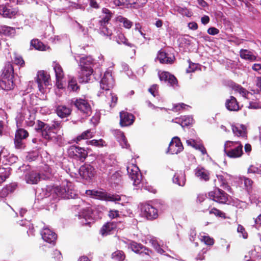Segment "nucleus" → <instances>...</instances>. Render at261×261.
<instances>
[{
    "label": "nucleus",
    "instance_id": "c03bdc74",
    "mask_svg": "<svg viewBox=\"0 0 261 261\" xmlns=\"http://www.w3.org/2000/svg\"><path fill=\"white\" fill-rule=\"evenodd\" d=\"M117 20L122 23L123 26L126 29H130L133 25V22L128 20L127 18L122 16H119L117 18Z\"/></svg>",
    "mask_w": 261,
    "mask_h": 261
},
{
    "label": "nucleus",
    "instance_id": "79ce46f5",
    "mask_svg": "<svg viewBox=\"0 0 261 261\" xmlns=\"http://www.w3.org/2000/svg\"><path fill=\"white\" fill-rule=\"evenodd\" d=\"M31 45L39 50H46L47 47L38 39H33L31 42Z\"/></svg>",
    "mask_w": 261,
    "mask_h": 261
},
{
    "label": "nucleus",
    "instance_id": "13d9d810",
    "mask_svg": "<svg viewBox=\"0 0 261 261\" xmlns=\"http://www.w3.org/2000/svg\"><path fill=\"white\" fill-rule=\"evenodd\" d=\"M237 231L238 233L242 234L241 236L244 239H247L248 237V234L245 230V228L241 225H238L237 228ZM241 236V235L240 236Z\"/></svg>",
    "mask_w": 261,
    "mask_h": 261
},
{
    "label": "nucleus",
    "instance_id": "b1692460",
    "mask_svg": "<svg viewBox=\"0 0 261 261\" xmlns=\"http://www.w3.org/2000/svg\"><path fill=\"white\" fill-rule=\"evenodd\" d=\"M128 247L136 253L149 255V250L147 249L142 244L134 241H130L128 244Z\"/></svg>",
    "mask_w": 261,
    "mask_h": 261
},
{
    "label": "nucleus",
    "instance_id": "864d4df0",
    "mask_svg": "<svg viewBox=\"0 0 261 261\" xmlns=\"http://www.w3.org/2000/svg\"><path fill=\"white\" fill-rule=\"evenodd\" d=\"M217 180L220 184V186L225 189H228L229 187L227 185V182L223 176L219 175L217 176Z\"/></svg>",
    "mask_w": 261,
    "mask_h": 261
},
{
    "label": "nucleus",
    "instance_id": "4c0bfd02",
    "mask_svg": "<svg viewBox=\"0 0 261 261\" xmlns=\"http://www.w3.org/2000/svg\"><path fill=\"white\" fill-rule=\"evenodd\" d=\"M240 57L241 58L250 61H255L256 57L252 53L246 49H242L240 51Z\"/></svg>",
    "mask_w": 261,
    "mask_h": 261
},
{
    "label": "nucleus",
    "instance_id": "72a5a7b5",
    "mask_svg": "<svg viewBox=\"0 0 261 261\" xmlns=\"http://www.w3.org/2000/svg\"><path fill=\"white\" fill-rule=\"evenodd\" d=\"M71 109L65 106L60 105L56 108V112L58 116L65 118L68 116L71 113Z\"/></svg>",
    "mask_w": 261,
    "mask_h": 261
},
{
    "label": "nucleus",
    "instance_id": "1a4fd4ad",
    "mask_svg": "<svg viewBox=\"0 0 261 261\" xmlns=\"http://www.w3.org/2000/svg\"><path fill=\"white\" fill-rule=\"evenodd\" d=\"M70 156L74 158H78L80 160L84 161L87 156L88 152L84 148L72 145L68 149Z\"/></svg>",
    "mask_w": 261,
    "mask_h": 261
},
{
    "label": "nucleus",
    "instance_id": "58836bf2",
    "mask_svg": "<svg viewBox=\"0 0 261 261\" xmlns=\"http://www.w3.org/2000/svg\"><path fill=\"white\" fill-rule=\"evenodd\" d=\"M199 238L201 242L207 245L212 246L214 243V239L204 232H201L199 234Z\"/></svg>",
    "mask_w": 261,
    "mask_h": 261
},
{
    "label": "nucleus",
    "instance_id": "6e6d98bb",
    "mask_svg": "<svg viewBox=\"0 0 261 261\" xmlns=\"http://www.w3.org/2000/svg\"><path fill=\"white\" fill-rule=\"evenodd\" d=\"M190 107L187 105H185L184 103H180L177 105H175L172 108V111L174 112H178L180 111L182 109H186L189 108Z\"/></svg>",
    "mask_w": 261,
    "mask_h": 261
},
{
    "label": "nucleus",
    "instance_id": "c85d7f7f",
    "mask_svg": "<svg viewBox=\"0 0 261 261\" xmlns=\"http://www.w3.org/2000/svg\"><path fill=\"white\" fill-rule=\"evenodd\" d=\"M13 79L2 77L0 81V87L4 90H10L14 88Z\"/></svg>",
    "mask_w": 261,
    "mask_h": 261
},
{
    "label": "nucleus",
    "instance_id": "473e14b6",
    "mask_svg": "<svg viewBox=\"0 0 261 261\" xmlns=\"http://www.w3.org/2000/svg\"><path fill=\"white\" fill-rule=\"evenodd\" d=\"M173 59L174 57H169L167 53L163 51H160L157 56V59L162 64H171L173 62Z\"/></svg>",
    "mask_w": 261,
    "mask_h": 261
},
{
    "label": "nucleus",
    "instance_id": "cd10ccee",
    "mask_svg": "<svg viewBox=\"0 0 261 261\" xmlns=\"http://www.w3.org/2000/svg\"><path fill=\"white\" fill-rule=\"evenodd\" d=\"M117 227V223L114 221H111L105 224L100 230L101 234L102 236H106L115 230Z\"/></svg>",
    "mask_w": 261,
    "mask_h": 261
},
{
    "label": "nucleus",
    "instance_id": "6ab92c4d",
    "mask_svg": "<svg viewBox=\"0 0 261 261\" xmlns=\"http://www.w3.org/2000/svg\"><path fill=\"white\" fill-rule=\"evenodd\" d=\"M0 158L2 163L5 165L12 164L17 160V157L12 154L9 153L7 150L2 149L0 152Z\"/></svg>",
    "mask_w": 261,
    "mask_h": 261
},
{
    "label": "nucleus",
    "instance_id": "f257e3e1",
    "mask_svg": "<svg viewBox=\"0 0 261 261\" xmlns=\"http://www.w3.org/2000/svg\"><path fill=\"white\" fill-rule=\"evenodd\" d=\"M60 128L61 123L59 121H55L53 124L50 125L38 120L35 129L37 132H41L42 136L45 139L61 144L63 143V137L62 135L58 134Z\"/></svg>",
    "mask_w": 261,
    "mask_h": 261
},
{
    "label": "nucleus",
    "instance_id": "aec40b11",
    "mask_svg": "<svg viewBox=\"0 0 261 261\" xmlns=\"http://www.w3.org/2000/svg\"><path fill=\"white\" fill-rule=\"evenodd\" d=\"M186 143L188 146H190L196 150H199L202 154H207L206 149L204 147L202 141L200 139H190L186 140Z\"/></svg>",
    "mask_w": 261,
    "mask_h": 261
},
{
    "label": "nucleus",
    "instance_id": "20e7f679",
    "mask_svg": "<svg viewBox=\"0 0 261 261\" xmlns=\"http://www.w3.org/2000/svg\"><path fill=\"white\" fill-rule=\"evenodd\" d=\"M54 191L59 197L64 199L74 198L76 196L71 182H66L61 186L56 187Z\"/></svg>",
    "mask_w": 261,
    "mask_h": 261
},
{
    "label": "nucleus",
    "instance_id": "37998d69",
    "mask_svg": "<svg viewBox=\"0 0 261 261\" xmlns=\"http://www.w3.org/2000/svg\"><path fill=\"white\" fill-rule=\"evenodd\" d=\"M12 60L14 63L20 67H23L24 66L25 63L22 57L16 53L13 54Z\"/></svg>",
    "mask_w": 261,
    "mask_h": 261
},
{
    "label": "nucleus",
    "instance_id": "5fc2aeb1",
    "mask_svg": "<svg viewBox=\"0 0 261 261\" xmlns=\"http://www.w3.org/2000/svg\"><path fill=\"white\" fill-rule=\"evenodd\" d=\"M23 139H19V138H16L15 137L14 139V144L15 148L17 149H22L24 148L25 147L24 143L23 141Z\"/></svg>",
    "mask_w": 261,
    "mask_h": 261
},
{
    "label": "nucleus",
    "instance_id": "338daca9",
    "mask_svg": "<svg viewBox=\"0 0 261 261\" xmlns=\"http://www.w3.org/2000/svg\"><path fill=\"white\" fill-rule=\"evenodd\" d=\"M109 216L111 219H114L119 216V212L117 210H111L109 212Z\"/></svg>",
    "mask_w": 261,
    "mask_h": 261
},
{
    "label": "nucleus",
    "instance_id": "5701e85b",
    "mask_svg": "<svg viewBox=\"0 0 261 261\" xmlns=\"http://www.w3.org/2000/svg\"><path fill=\"white\" fill-rule=\"evenodd\" d=\"M120 124L122 126H127L131 125L134 122V116L127 112H121L120 113Z\"/></svg>",
    "mask_w": 261,
    "mask_h": 261
},
{
    "label": "nucleus",
    "instance_id": "f03ea898",
    "mask_svg": "<svg viewBox=\"0 0 261 261\" xmlns=\"http://www.w3.org/2000/svg\"><path fill=\"white\" fill-rule=\"evenodd\" d=\"M93 60L90 56L83 57L80 60L81 67L80 78L82 82L87 83L93 73Z\"/></svg>",
    "mask_w": 261,
    "mask_h": 261
},
{
    "label": "nucleus",
    "instance_id": "49530a36",
    "mask_svg": "<svg viewBox=\"0 0 261 261\" xmlns=\"http://www.w3.org/2000/svg\"><path fill=\"white\" fill-rule=\"evenodd\" d=\"M88 145H91L93 146L101 147L106 146V142L104 140L101 139L99 140L93 139L90 141H87Z\"/></svg>",
    "mask_w": 261,
    "mask_h": 261
},
{
    "label": "nucleus",
    "instance_id": "c9c22d12",
    "mask_svg": "<svg viewBox=\"0 0 261 261\" xmlns=\"http://www.w3.org/2000/svg\"><path fill=\"white\" fill-rule=\"evenodd\" d=\"M94 136V132L92 131L91 129H88L82 133L81 135L78 136L74 140L76 143H78L79 141L83 139H88L92 138Z\"/></svg>",
    "mask_w": 261,
    "mask_h": 261
},
{
    "label": "nucleus",
    "instance_id": "4468645a",
    "mask_svg": "<svg viewBox=\"0 0 261 261\" xmlns=\"http://www.w3.org/2000/svg\"><path fill=\"white\" fill-rule=\"evenodd\" d=\"M184 149L180 139L177 137H174L170 143L168 147V152L171 154H178Z\"/></svg>",
    "mask_w": 261,
    "mask_h": 261
},
{
    "label": "nucleus",
    "instance_id": "412c9836",
    "mask_svg": "<svg viewBox=\"0 0 261 261\" xmlns=\"http://www.w3.org/2000/svg\"><path fill=\"white\" fill-rule=\"evenodd\" d=\"M41 234L44 241L48 243L55 244L57 239V235L51 230L47 227L44 228L41 232Z\"/></svg>",
    "mask_w": 261,
    "mask_h": 261
},
{
    "label": "nucleus",
    "instance_id": "3c124183",
    "mask_svg": "<svg viewBox=\"0 0 261 261\" xmlns=\"http://www.w3.org/2000/svg\"><path fill=\"white\" fill-rule=\"evenodd\" d=\"M112 258L115 261H122L124 260L125 256L121 251H116L112 253Z\"/></svg>",
    "mask_w": 261,
    "mask_h": 261
},
{
    "label": "nucleus",
    "instance_id": "9d476101",
    "mask_svg": "<svg viewBox=\"0 0 261 261\" xmlns=\"http://www.w3.org/2000/svg\"><path fill=\"white\" fill-rule=\"evenodd\" d=\"M141 210L142 215L148 220H154L158 217L157 209L150 204L142 205Z\"/></svg>",
    "mask_w": 261,
    "mask_h": 261
},
{
    "label": "nucleus",
    "instance_id": "774afa93",
    "mask_svg": "<svg viewBox=\"0 0 261 261\" xmlns=\"http://www.w3.org/2000/svg\"><path fill=\"white\" fill-rule=\"evenodd\" d=\"M197 68V65L194 63H190L189 68L187 69V72H194Z\"/></svg>",
    "mask_w": 261,
    "mask_h": 261
},
{
    "label": "nucleus",
    "instance_id": "4d7b16f0",
    "mask_svg": "<svg viewBox=\"0 0 261 261\" xmlns=\"http://www.w3.org/2000/svg\"><path fill=\"white\" fill-rule=\"evenodd\" d=\"M111 18V14H108L105 15L100 20H99V24L100 25H106V24H110L109 23V21Z\"/></svg>",
    "mask_w": 261,
    "mask_h": 261
},
{
    "label": "nucleus",
    "instance_id": "a878e982",
    "mask_svg": "<svg viewBox=\"0 0 261 261\" xmlns=\"http://www.w3.org/2000/svg\"><path fill=\"white\" fill-rule=\"evenodd\" d=\"M225 107L230 111H238L240 109L236 98L232 96H230L228 99H226Z\"/></svg>",
    "mask_w": 261,
    "mask_h": 261
},
{
    "label": "nucleus",
    "instance_id": "f3484780",
    "mask_svg": "<svg viewBox=\"0 0 261 261\" xmlns=\"http://www.w3.org/2000/svg\"><path fill=\"white\" fill-rule=\"evenodd\" d=\"M48 178H49L48 175L41 177L38 172L34 171H29L25 176L26 182L30 184H36L40 179H45Z\"/></svg>",
    "mask_w": 261,
    "mask_h": 261
},
{
    "label": "nucleus",
    "instance_id": "e2e57ef3",
    "mask_svg": "<svg viewBox=\"0 0 261 261\" xmlns=\"http://www.w3.org/2000/svg\"><path fill=\"white\" fill-rule=\"evenodd\" d=\"M243 180L244 181V186L248 190L251 188L253 181L251 179L243 177Z\"/></svg>",
    "mask_w": 261,
    "mask_h": 261
},
{
    "label": "nucleus",
    "instance_id": "f8f14e48",
    "mask_svg": "<svg viewBox=\"0 0 261 261\" xmlns=\"http://www.w3.org/2000/svg\"><path fill=\"white\" fill-rule=\"evenodd\" d=\"M114 85V80L112 73L110 71H106L102 77L100 86L102 90L109 91Z\"/></svg>",
    "mask_w": 261,
    "mask_h": 261
},
{
    "label": "nucleus",
    "instance_id": "ea45409f",
    "mask_svg": "<svg viewBox=\"0 0 261 261\" xmlns=\"http://www.w3.org/2000/svg\"><path fill=\"white\" fill-rule=\"evenodd\" d=\"M112 28L110 24L100 25L99 30L101 34L110 37L112 34Z\"/></svg>",
    "mask_w": 261,
    "mask_h": 261
},
{
    "label": "nucleus",
    "instance_id": "0e129e2a",
    "mask_svg": "<svg viewBox=\"0 0 261 261\" xmlns=\"http://www.w3.org/2000/svg\"><path fill=\"white\" fill-rule=\"evenodd\" d=\"M209 213L210 214H214L215 216H219V217H223L224 214L222 212H221L220 210H219L217 208H213L211 209Z\"/></svg>",
    "mask_w": 261,
    "mask_h": 261
},
{
    "label": "nucleus",
    "instance_id": "423d86ee",
    "mask_svg": "<svg viewBox=\"0 0 261 261\" xmlns=\"http://www.w3.org/2000/svg\"><path fill=\"white\" fill-rule=\"evenodd\" d=\"M127 171L129 178L133 181L134 186L140 188L142 175L137 165L134 164H129L127 167Z\"/></svg>",
    "mask_w": 261,
    "mask_h": 261
},
{
    "label": "nucleus",
    "instance_id": "39448f33",
    "mask_svg": "<svg viewBox=\"0 0 261 261\" xmlns=\"http://www.w3.org/2000/svg\"><path fill=\"white\" fill-rule=\"evenodd\" d=\"M86 194L87 195L90 196L92 198L106 201H117L120 200L119 195L109 194L103 191L89 190L86 191Z\"/></svg>",
    "mask_w": 261,
    "mask_h": 261
},
{
    "label": "nucleus",
    "instance_id": "2f4dec72",
    "mask_svg": "<svg viewBox=\"0 0 261 261\" xmlns=\"http://www.w3.org/2000/svg\"><path fill=\"white\" fill-rule=\"evenodd\" d=\"M14 69L12 64L10 62L6 63L4 68L2 77H7L9 79H13Z\"/></svg>",
    "mask_w": 261,
    "mask_h": 261
},
{
    "label": "nucleus",
    "instance_id": "0eeeda50",
    "mask_svg": "<svg viewBox=\"0 0 261 261\" xmlns=\"http://www.w3.org/2000/svg\"><path fill=\"white\" fill-rule=\"evenodd\" d=\"M72 103L75 106L78 110L85 115V116L91 114V108L87 100L82 98L73 99L72 100Z\"/></svg>",
    "mask_w": 261,
    "mask_h": 261
},
{
    "label": "nucleus",
    "instance_id": "8fccbe9b",
    "mask_svg": "<svg viewBox=\"0 0 261 261\" xmlns=\"http://www.w3.org/2000/svg\"><path fill=\"white\" fill-rule=\"evenodd\" d=\"M29 136V133L24 129H18L15 133V137L22 139H25Z\"/></svg>",
    "mask_w": 261,
    "mask_h": 261
},
{
    "label": "nucleus",
    "instance_id": "2eb2a0df",
    "mask_svg": "<svg viewBox=\"0 0 261 261\" xmlns=\"http://www.w3.org/2000/svg\"><path fill=\"white\" fill-rule=\"evenodd\" d=\"M159 76L161 81L167 82L168 84L173 88L176 89L178 87L176 78L169 72L166 71L159 72Z\"/></svg>",
    "mask_w": 261,
    "mask_h": 261
},
{
    "label": "nucleus",
    "instance_id": "680f3d73",
    "mask_svg": "<svg viewBox=\"0 0 261 261\" xmlns=\"http://www.w3.org/2000/svg\"><path fill=\"white\" fill-rule=\"evenodd\" d=\"M134 4L133 5V7L137 8L142 7L147 2V0H134Z\"/></svg>",
    "mask_w": 261,
    "mask_h": 261
},
{
    "label": "nucleus",
    "instance_id": "a18cd8bd",
    "mask_svg": "<svg viewBox=\"0 0 261 261\" xmlns=\"http://www.w3.org/2000/svg\"><path fill=\"white\" fill-rule=\"evenodd\" d=\"M1 32L6 35L13 36L15 34L16 31L14 28L4 25L1 27Z\"/></svg>",
    "mask_w": 261,
    "mask_h": 261
},
{
    "label": "nucleus",
    "instance_id": "393cba45",
    "mask_svg": "<svg viewBox=\"0 0 261 261\" xmlns=\"http://www.w3.org/2000/svg\"><path fill=\"white\" fill-rule=\"evenodd\" d=\"M231 129L234 136L246 139L247 133L246 127L243 124H232Z\"/></svg>",
    "mask_w": 261,
    "mask_h": 261
},
{
    "label": "nucleus",
    "instance_id": "c756f323",
    "mask_svg": "<svg viewBox=\"0 0 261 261\" xmlns=\"http://www.w3.org/2000/svg\"><path fill=\"white\" fill-rule=\"evenodd\" d=\"M195 175L201 180L207 181L210 179L209 172L203 168L197 167L195 169Z\"/></svg>",
    "mask_w": 261,
    "mask_h": 261
},
{
    "label": "nucleus",
    "instance_id": "603ef678",
    "mask_svg": "<svg viewBox=\"0 0 261 261\" xmlns=\"http://www.w3.org/2000/svg\"><path fill=\"white\" fill-rule=\"evenodd\" d=\"M79 88L75 79H71L68 83V89L72 91H76Z\"/></svg>",
    "mask_w": 261,
    "mask_h": 261
},
{
    "label": "nucleus",
    "instance_id": "9b49d317",
    "mask_svg": "<svg viewBox=\"0 0 261 261\" xmlns=\"http://www.w3.org/2000/svg\"><path fill=\"white\" fill-rule=\"evenodd\" d=\"M50 76L47 72L43 70L39 71L37 73L36 77V82L38 84V86L39 91L41 93H44L43 85L47 86L49 85Z\"/></svg>",
    "mask_w": 261,
    "mask_h": 261
},
{
    "label": "nucleus",
    "instance_id": "bf43d9fd",
    "mask_svg": "<svg viewBox=\"0 0 261 261\" xmlns=\"http://www.w3.org/2000/svg\"><path fill=\"white\" fill-rule=\"evenodd\" d=\"M151 243L153 246L155 250L160 253L163 254L164 252V251L162 248H161L160 245L158 244V242L155 240H151Z\"/></svg>",
    "mask_w": 261,
    "mask_h": 261
},
{
    "label": "nucleus",
    "instance_id": "bb28decb",
    "mask_svg": "<svg viewBox=\"0 0 261 261\" xmlns=\"http://www.w3.org/2000/svg\"><path fill=\"white\" fill-rule=\"evenodd\" d=\"M114 135L122 148H129V144L128 143L126 138L124 136L123 132L119 130H116L115 131Z\"/></svg>",
    "mask_w": 261,
    "mask_h": 261
},
{
    "label": "nucleus",
    "instance_id": "f704fd0d",
    "mask_svg": "<svg viewBox=\"0 0 261 261\" xmlns=\"http://www.w3.org/2000/svg\"><path fill=\"white\" fill-rule=\"evenodd\" d=\"M53 66L56 74L57 82L59 83L64 77V72L62 68L57 62H53Z\"/></svg>",
    "mask_w": 261,
    "mask_h": 261
},
{
    "label": "nucleus",
    "instance_id": "de8ad7c7",
    "mask_svg": "<svg viewBox=\"0 0 261 261\" xmlns=\"http://www.w3.org/2000/svg\"><path fill=\"white\" fill-rule=\"evenodd\" d=\"M116 41L118 44H124L130 47H133V45L127 42V39L125 37L124 35L122 33H119L116 37Z\"/></svg>",
    "mask_w": 261,
    "mask_h": 261
},
{
    "label": "nucleus",
    "instance_id": "69168bd1",
    "mask_svg": "<svg viewBox=\"0 0 261 261\" xmlns=\"http://www.w3.org/2000/svg\"><path fill=\"white\" fill-rule=\"evenodd\" d=\"M219 33V30L215 27H211L207 30V33L211 35H215Z\"/></svg>",
    "mask_w": 261,
    "mask_h": 261
},
{
    "label": "nucleus",
    "instance_id": "6e6552de",
    "mask_svg": "<svg viewBox=\"0 0 261 261\" xmlns=\"http://www.w3.org/2000/svg\"><path fill=\"white\" fill-rule=\"evenodd\" d=\"M79 173L83 179L89 181L94 176L95 171L92 166L85 164L81 166L79 170Z\"/></svg>",
    "mask_w": 261,
    "mask_h": 261
},
{
    "label": "nucleus",
    "instance_id": "7c9ffc66",
    "mask_svg": "<svg viewBox=\"0 0 261 261\" xmlns=\"http://www.w3.org/2000/svg\"><path fill=\"white\" fill-rule=\"evenodd\" d=\"M173 181L180 186H184L186 182L185 173L182 171H179L175 173L173 178Z\"/></svg>",
    "mask_w": 261,
    "mask_h": 261
},
{
    "label": "nucleus",
    "instance_id": "a19ab883",
    "mask_svg": "<svg viewBox=\"0 0 261 261\" xmlns=\"http://www.w3.org/2000/svg\"><path fill=\"white\" fill-rule=\"evenodd\" d=\"M114 3L117 6L128 8L133 7L134 1V0H114Z\"/></svg>",
    "mask_w": 261,
    "mask_h": 261
},
{
    "label": "nucleus",
    "instance_id": "7ed1b4c3",
    "mask_svg": "<svg viewBox=\"0 0 261 261\" xmlns=\"http://www.w3.org/2000/svg\"><path fill=\"white\" fill-rule=\"evenodd\" d=\"M224 148L225 154L230 158H239L243 154V145L240 141H226Z\"/></svg>",
    "mask_w": 261,
    "mask_h": 261
},
{
    "label": "nucleus",
    "instance_id": "a211bd4d",
    "mask_svg": "<svg viewBox=\"0 0 261 261\" xmlns=\"http://www.w3.org/2000/svg\"><path fill=\"white\" fill-rule=\"evenodd\" d=\"M17 13L18 10L16 8L9 6L0 5V15L4 17L12 18L15 17Z\"/></svg>",
    "mask_w": 261,
    "mask_h": 261
},
{
    "label": "nucleus",
    "instance_id": "09e8293b",
    "mask_svg": "<svg viewBox=\"0 0 261 261\" xmlns=\"http://www.w3.org/2000/svg\"><path fill=\"white\" fill-rule=\"evenodd\" d=\"M233 88L235 91L239 92L243 96L245 97H246L248 94L249 93L246 89L239 85L235 84Z\"/></svg>",
    "mask_w": 261,
    "mask_h": 261
},
{
    "label": "nucleus",
    "instance_id": "4be33fe9",
    "mask_svg": "<svg viewBox=\"0 0 261 261\" xmlns=\"http://www.w3.org/2000/svg\"><path fill=\"white\" fill-rule=\"evenodd\" d=\"M92 214V209L90 207H87L83 208V211L80 212L78 215L79 219H81V223L83 225H89L91 222Z\"/></svg>",
    "mask_w": 261,
    "mask_h": 261
},
{
    "label": "nucleus",
    "instance_id": "ddd939ff",
    "mask_svg": "<svg viewBox=\"0 0 261 261\" xmlns=\"http://www.w3.org/2000/svg\"><path fill=\"white\" fill-rule=\"evenodd\" d=\"M208 196L211 199L222 203H225L228 199L227 194L219 189H216L214 191L209 192Z\"/></svg>",
    "mask_w": 261,
    "mask_h": 261
},
{
    "label": "nucleus",
    "instance_id": "e433bc0d",
    "mask_svg": "<svg viewBox=\"0 0 261 261\" xmlns=\"http://www.w3.org/2000/svg\"><path fill=\"white\" fill-rule=\"evenodd\" d=\"M193 122V118L190 116H185L181 118V120H180V119L178 118L175 119V122L180 124L182 127L190 125Z\"/></svg>",
    "mask_w": 261,
    "mask_h": 261
},
{
    "label": "nucleus",
    "instance_id": "dca6fc26",
    "mask_svg": "<svg viewBox=\"0 0 261 261\" xmlns=\"http://www.w3.org/2000/svg\"><path fill=\"white\" fill-rule=\"evenodd\" d=\"M159 76L161 81L167 82L168 84L173 88L176 89L178 87L176 78L169 72L166 71L159 72Z\"/></svg>",
    "mask_w": 261,
    "mask_h": 261
},
{
    "label": "nucleus",
    "instance_id": "052dcab7",
    "mask_svg": "<svg viewBox=\"0 0 261 261\" xmlns=\"http://www.w3.org/2000/svg\"><path fill=\"white\" fill-rule=\"evenodd\" d=\"M158 86L157 85H152L148 89V91L154 96L155 97L158 94Z\"/></svg>",
    "mask_w": 261,
    "mask_h": 261
}]
</instances>
